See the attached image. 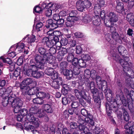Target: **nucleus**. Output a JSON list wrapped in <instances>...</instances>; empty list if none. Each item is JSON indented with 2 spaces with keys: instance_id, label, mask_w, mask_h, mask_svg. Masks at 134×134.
<instances>
[{
  "instance_id": "1",
  "label": "nucleus",
  "mask_w": 134,
  "mask_h": 134,
  "mask_svg": "<svg viewBox=\"0 0 134 134\" xmlns=\"http://www.w3.org/2000/svg\"><path fill=\"white\" fill-rule=\"evenodd\" d=\"M119 94L116 96L115 99L112 98V92L111 91H110L109 93L106 94V97L108 102L105 103V106L107 115L111 116L112 111L117 115H118L119 105L122 104L124 106L128 107V102H127V99L125 98L123 94L121 89H119Z\"/></svg>"
},
{
  "instance_id": "2",
  "label": "nucleus",
  "mask_w": 134,
  "mask_h": 134,
  "mask_svg": "<svg viewBox=\"0 0 134 134\" xmlns=\"http://www.w3.org/2000/svg\"><path fill=\"white\" fill-rule=\"evenodd\" d=\"M90 91L93 96L94 102L97 105V107L100 108L101 105V99L104 98L102 91H99L96 88Z\"/></svg>"
},
{
  "instance_id": "3",
  "label": "nucleus",
  "mask_w": 134,
  "mask_h": 134,
  "mask_svg": "<svg viewBox=\"0 0 134 134\" xmlns=\"http://www.w3.org/2000/svg\"><path fill=\"white\" fill-rule=\"evenodd\" d=\"M64 22V19L60 17L57 21H53V19H49L47 20L48 24L45 26L47 29L49 28L50 30H53L62 26L63 25Z\"/></svg>"
},
{
  "instance_id": "4",
  "label": "nucleus",
  "mask_w": 134,
  "mask_h": 134,
  "mask_svg": "<svg viewBox=\"0 0 134 134\" xmlns=\"http://www.w3.org/2000/svg\"><path fill=\"white\" fill-rule=\"evenodd\" d=\"M47 58L43 56H42L38 54H36L34 56L35 61L36 63V65L38 66V69L43 70L44 69V64L46 63Z\"/></svg>"
},
{
  "instance_id": "5",
  "label": "nucleus",
  "mask_w": 134,
  "mask_h": 134,
  "mask_svg": "<svg viewBox=\"0 0 134 134\" xmlns=\"http://www.w3.org/2000/svg\"><path fill=\"white\" fill-rule=\"evenodd\" d=\"M85 87H83L82 85L81 86L82 90H86L87 91H88L90 90L94 89L96 88V83L93 81H90L88 79H86L85 82Z\"/></svg>"
},
{
  "instance_id": "6",
  "label": "nucleus",
  "mask_w": 134,
  "mask_h": 134,
  "mask_svg": "<svg viewBox=\"0 0 134 134\" xmlns=\"http://www.w3.org/2000/svg\"><path fill=\"white\" fill-rule=\"evenodd\" d=\"M127 60H124L121 59L119 60V63L123 67V71L125 72H133V75H134V73L132 70L131 68L129 66V64L127 62L128 61L129 59H127Z\"/></svg>"
},
{
  "instance_id": "7",
  "label": "nucleus",
  "mask_w": 134,
  "mask_h": 134,
  "mask_svg": "<svg viewBox=\"0 0 134 134\" xmlns=\"http://www.w3.org/2000/svg\"><path fill=\"white\" fill-rule=\"evenodd\" d=\"M54 41L53 42L51 40L50 37H44L41 41L42 44L44 45L46 44V46L48 48L52 47L56 45V44L54 43Z\"/></svg>"
},
{
  "instance_id": "8",
  "label": "nucleus",
  "mask_w": 134,
  "mask_h": 134,
  "mask_svg": "<svg viewBox=\"0 0 134 134\" xmlns=\"http://www.w3.org/2000/svg\"><path fill=\"white\" fill-rule=\"evenodd\" d=\"M27 120L28 121L30 122L34 125L35 128L37 130V128L39 126L40 121L39 119L37 118L34 117V116H30L28 115L26 117Z\"/></svg>"
},
{
  "instance_id": "9",
  "label": "nucleus",
  "mask_w": 134,
  "mask_h": 134,
  "mask_svg": "<svg viewBox=\"0 0 134 134\" xmlns=\"http://www.w3.org/2000/svg\"><path fill=\"white\" fill-rule=\"evenodd\" d=\"M99 89L101 90L102 91H104V92L106 94L109 93L110 91H111L110 90H108L107 88V81L104 80H103L100 82L99 83L98 86H97Z\"/></svg>"
},
{
  "instance_id": "10",
  "label": "nucleus",
  "mask_w": 134,
  "mask_h": 134,
  "mask_svg": "<svg viewBox=\"0 0 134 134\" xmlns=\"http://www.w3.org/2000/svg\"><path fill=\"white\" fill-rule=\"evenodd\" d=\"M124 128L126 129L127 134H133L134 132V123L131 121L129 122L124 126Z\"/></svg>"
},
{
  "instance_id": "11",
  "label": "nucleus",
  "mask_w": 134,
  "mask_h": 134,
  "mask_svg": "<svg viewBox=\"0 0 134 134\" xmlns=\"http://www.w3.org/2000/svg\"><path fill=\"white\" fill-rule=\"evenodd\" d=\"M31 68V67L29 66L27 64H24L22 72L23 74L25 76H32L34 70H33Z\"/></svg>"
},
{
  "instance_id": "12",
  "label": "nucleus",
  "mask_w": 134,
  "mask_h": 134,
  "mask_svg": "<svg viewBox=\"0 0 134 134\" xmlns=\"http://www.w3.org/2000/svg\"><path fill=\"white\" fill-rule=\"evenodd\" d=\"M31 122L29 121L25 122L24 125L25 127L24 129L27 131H31L33 133H39V132L37 130L35 129V127L31 125Z\"/></svg>"
},
{
  "instance_id": "13",
  "label": "nucleus",
  "mask_w": 134,
  "mask_h": 134,
  "mask_svg": "<svg viewBox=\"0 0 134 134\" xmlns=\"http://www.w3.org/2000/svg\"><path fill=\"white\" fill-rule=\"evenodd\" d=\"M39 91L40 88L38 87H31V88H30L28 95H27V97L29 96V97L28 98L27 97V99L30 100L31 99V95H36V96L37 94L38 93Z\"/></svg>"
},
{
  "instance_id": "14",
  "label": "nucleus",
  "mask_w": 134,
  "mask_h": 134,
  "mask_svg": "<svg viewBox=\"0 0 134 134\" xmlns=\"http://www.w3.org/2000/svg\"><path fill=\"white\" fill-rule=\"evenodd\" d=\"M27 110L25 108L21 109L20 110V114H19L17 117V120L19 121H22L23 117L26 115L27 116L29 114L28 113Z\"/></svg>"
},
{
  "instance_id": "15",
  "label": "nucleus",
  "mask_w": 134,
  "mask_h": 134,
  "mask_svg": "<svg viewBox=\"0 0 134 134\" xmlns=\"http://www.w3.org/2000/svg\"><path fill=\"white\" fill-rule=\"evenodd\" d=\"M25 46V44L24 43H18L12 46L9 50H10L12 48H14L16 50L19 52V53H20L23 51Z\"/></svg>"
},
{
  "instance_id": "16",
  "label": "nucleus",
  "mask_w": 134,
  "mask_h": 134,
  "mask_svg": "<svg viewBox=\"0 0 134 134\" xmlns=\"http://www.w3.org/2000/svg\"><path fill=\"white\" fill-rule=\"evenodd\" d=\"M118 50L120 55H122L124 59L127 60L129 57L126 56L128 53L125 48L121 45L119 46L118 47Z\"/></svg>"
},
{
  "instance_id": "17",
  "label": "nucleus",
  "mask_w": 134,
  "mask_h": 134,
  "mask_svg": "<svg viewBox=\"0 0 134 134\" xmlns=\"http://www.w3.org/2000/svg\"><path fill=\"white\" fill-rule=\"evenodd\" d=\"M20 88L23 93L26 94H27L26 95V97H27L30 88L29 86L21 82L20 85Z\"/></svg>"
},
{
  "instance_id": "18",
  "label": "nucleus",
  "mask_w": 134,
  "mask_h": 134,
  "mask_svg": "<svg viewBox=\"0 0 134 134\" xmlns=\"http://www.w3.org/2000/svg\"><path fill=\"white\" fill-rule=\"evenodd\" d=\"M80 87L81 88L82 87ZM81 90L79 91L77 89H74L73 90L72 92L74 94L76 97L78 99L80 98H83L84 97V94H85V92L83 90Z\"/></svg>"
},
{
  "instance_id": "19",
  "label": "nucleus",
  "mask_w": 134,
  "mask_h": 134,
  "mask_svg": "<svg viewBox=\"0 0 134 134\" xmlns=\"http://www.w3.org/2000/svg\"><path fill=\"white\" fill-rule=\"evenodd\" d=\"M60 73L66 77V78L68 80L71 79L73 77V72L71 69L65 70V71L60 72Z\"/></svg>"
},
{
  "instance_id": "20",
  "label": "nucleus",
  "mask_w": 134,
  "mask_h": 134,
  "mask_svg": "<svg viewBox=\"0 0 134 134\" xmlns=\"http://www.w3.org/2000/svg\"><path fill=\"white\" fill-rule=\"evenodd\" d=\"M43 110L48 114H51L53 113V110L52 106L48 104H44L42 106Z\"/></svg>"
},
{
  "instance_id": "21",
  "label": "nucleus",
  "mask_w": 134,
  "mask_h": 134,
  "mask_svg": "<svg viewBox=\"0 0 134 134\" xmlns=\"http://www.w3.org/2000/svg\"><path fill=\"white\" fill-rule=\"evenodd\" d=\"M85 118V121L86 123H89L91 126H93L94 125V119L93 116L89 112Z\"/></svg>"
},
{
  "instance_id": "22",
  "label": "nucleus",
  "mask_w": 134,
  "mask_h": 134,
  "mask_svg": "<svg viewBox=\"0 0 134 134\" xmlns=\"http://www.w3.org/2000/svg\"><path fill=\"white\" fill-rule=\"evenodd\" d=\"M107 16L108 19L113 22H117L118 20V16L114 12H110Z\"/></svg>"
},
{
  "instance_id": "23",
  "label": "nucleus",
  "mask_w": 134,
  "mask_h": 134,
  "mask_svg": "<svg viewBox=\"0 0 134 134\" xmlns=\"http://www.w3.org/2000/svg\"><path fill=\"white\" fill-rule=\"evenodd\" d=\"M117 3L116 7V10L118 13H121L125 11L124 4L122 2H119Z\"/></svg>"
},
{
  "instance_id": "24",
  "label": "nucleus",
  "mask_w": 134,
  "mask_h": 134,
  "mask_svg": "<svg viewBox=\"0 0 134 134\" xmlns=\"http://www.w3.org/2000/svg\"><path fill=\"white\" fill-rule=\"evenodd\" d=\"M4 98H7L8 101L9 102V104L11 105L13 107L16 98L15 94H12L11 95L6 96H5Z\"/></svg>"
},
{
  "instance_id": "25",
  "label": "nucleus",
  "mask_w": 134,
  "mask_h": 134,
  "mask_svg": "<svg viewBox=\"0 0 134 134\" xmlns=\"http://www.w3.org/2000/svg\"><path fill=\"white\" fill-rule=\"evenodd\" d=\"M38 51L41 55H43L44 57L47 58L48 55V49L45 48L44 47H39L38 49Z\"/></svg>"
},
{
  "instance_id": "26",
  "label": "nucleus",
  "mask_w": 134,
  "mask_h": 134,
  "mask_svg": "<svg viewBox=\"0 0 134 134\" xmlns=\"http://www.w3.org/2000/svg\"><path fill=\"white\" fill-rule=\"evenodd\" d=\"M36 97L43 99L45 98L47 99H49L50 98V95L49 93H48L47 94L45 92L40 91L37 94Z\"/></svg>"
},
{
  "instance_id": "27",
  "label": "nucleus",
  "mask_w": 134,
  "mask_h": 134,
  "mask_svg": "<svg viewBox=\"0 0 134 134\" xmlns=\"http://www.w3.org/2000/svg\"><path fill=\"white\" fill-rule=\"evenodd\" d=\"M44 74L43 72L38 71L36 70L34 71L32 76L35 78L38 79L42 77Z\"/></svg>"
},
{
  "instance_id": "28",
  "label": "nucleus",
  "mask_w": 134,
  "mask_h": 134,
  "mask_svg": "<svg viewBox=\"0 0 134 134\" xmlns=\"http://www.w3.org/2000/svg\"><path fill=\"white\" fill-rule=\"evenodd\" d=\"M75 21L74 19L71 18L70 17H68L65 22L66 26L68 27H71L74 25Z\"/></svg>"
},
{
  "instance_id": "29",
  "label": "nucleus",
  "mask_w": 134,
  "mask_h": 134,
  "mask_svg": "<svg viewBox=\"0 0 134 134\" xmlns=\"http://www.w3.org/2000/svg\"><path fill=\"white\" fill-rule=\"evenodd\" d=\"M111 37L115 42H118L120 43H122L121 38L118 33L116 32L113 33L112 34Z\"/></svg>"
},
{
  "instance_id": "30",
  "label": "nucleus",
  "mask_w": 134,
  "mask_h": 134,
  "mask_svg": "<svg viewBox=\"0 0 134 134\" xmlns=\"http://www.w3.org/2000/svg\"><path fill=\"white\" fill-rule=\"evenodd\" d=\"M21 72V69L20 68L18 67L15 69L14 73L12 74V75L10 74L9 76L11 79H13L15 77L16 78L20 75Z\"/></svg>"
},
{
  "instance_id": "31",
  "label": "nucleus",
  "mask_w": 134,
  "mask_h": 134,
  "mask_svg": "<svg viewBox=\"0 0 134 134\" xmlns=\"http://www.w3.org/2000/svg\"><path fill=\"white\" fill-rule=\"evenodd\" d=\"M38 109L37 107L34 106L30 108L29 110V113L28 114L27 116L28 115L30 116H34L33 114H37L38 112Z\"/></svg>"
},
{
  "instance_id": "32",
  "label": "nucleus",
  "mask_w": 134,
  "mask_h": 134,
  "mask_svg": "<svg viewBox=\"0 0 134 134\" xmlns=\"http://www.w3.org/2000/svg\"><path fill=\"white\" fill-rule=\"evenodd\" d=\"M82 21L85 24H87L90 22L92 20L91 17L87 14H85L82 16Z\"/></svg>"
},
{
  "instance_id": "33",
  "label": "nucleus",
  "mask_w": 134,
  "mask_h": 134,
  "mask_svg": "<svg viewBox=\"0 0 134 134\" xmlns=\"http://www.w3.org/2000/svg\"><path fill=\"white\" fill-rule=\"evenodd\" d=\"M76 5L77 9L79 11L83 12L85 9L82 1L80 3V1H77L76 3Z\"/></svg>"
},
{
  "instance_id": "34",
  "label": "nucleus",
  "mask_w": 134,
  "mask_h": 134,
  "mask_svg": "<svg viewBox=\"0 0 134 134\" xmlns=\"http://www.w3.org/2000/svg\"><path fill=\"white\" fill-rule=\"evenodd\" d=\"M92 20L93 24L96 26H99L100 24L101 21L100 17L98 16L92 18Z\"/></svg>"
},
{
  "instance_id": "35",
  "label": "nucleus",
  "mask_w": 134,
  "mask_h": 134,
  "mask_svg": "<svg viewBox=\"0 0 134 134\" xmlns=\"http://www.w3.org/2000/svg\"><path fill=\"white\" fill-rule=\"evenodd\" d=\"M68 63L65 61H63L61 62L60 65V73L63 71L67 69V67L68 66Z\"/></svg>"
},
{
  "instance_id": "36",
  "label": "nucleus",
  "mask_w": 134,
  "mask_h": 134,
  "mask_svg": "<svg viewBox=\"0 0 134 134\" xmlns=\"http://www.w3.org/2000/svg\"><path fill=\"white\" fill-rule=\"evenodd\" d=\"M73 67V77H75V76L79 75L80 73V69L79 66H72Z\"/></svg>"
},
{
  "instance_id": "37",
  "label": "nucleus",
  "mask_w": 134,
  "mask_h": 134,
  "mask_svg": "<svg viewBox=\"0 0 134 134\" xmlns=\"http://www.w3.org/2000/svg\"><path fill=\"white\" fill-rule=\"evenodd\" d=\"M77 14V12L75 10H72L69 13V16L68 17H70L71 18L74 19L75 21L78 20V18L76 17Z\"/></svg>"
},
{
  "instance_id": "38",
  "label": "nucleus",
  "mask_w": 134,
  "mask_h": 134,
  "mask_svg": "<svg viewBox=\"0 0 134 134\" xmlns=\"http://www.w3.org/2000/svg\"><path fill=\"white\" fill-rule=\"evenodd\" d=\"M25 64H27L29 66L31 67V68L33 70H37V68H38V66L36 65L35 62H34L33 60H30L29 64L26 63Z\"/></svg>"
},
{
  "instance_id": "39",
  "label": "nucleus",
  "mask_w": 134,
  "mask_h": 134,
  "mask_svg": "<svg viewBox=\"0 0 134 134\" xmlns=\"http://www.w3.org/2000/svg\"><path fill=\"white\" fill-rule=\"evenodd\" d=\"M23 102L19 98H16L13 107L17 106L19 107H21L23 104Z\"/></svg>"
},
{
  "instance_id": "40",
  "label": "nucleus",
  "mask_w": 134,
  "mask_h": 134,
  "mask_svg": "<svg viewBox=\"0 0 134 134\" xmlns=\"http://www.w3.org/2000/svg\"><path fill=\"white\" fill-rule=\"evenodd\" d=\"M47 34H51V36L53 35L57 37H58L59 40L62 38L61 33L58 31L53 32L51 33H50V31H48Z\"/></svg>"
},
{
  "instance_id": "41",
  "label": "nucleus",
  "mask_w": 134,
  "mask_h": 134,
  "mask_svg": "<svg viewBox=\"0 0 134 134\" xmlns=\"http://www.w3.org/2000/svg\"><path fill=\"white\" fill-rule=\"evenodd\" d=\"M47 60L46 61V62H47L50 64L51 67H53V68H56L58 66V64L57 63H54L52 59L49 60V58L48 56H47Z\"/></svg>"
},
{
  "instance_id": "42",
  "label": "nucleus",
  "mask_w": 134,
  "mask_h": 134,
  "mask_svg": "<svg viewBox=\"0 0 134 134\" xmlns=\"http://www.w3.org/2000/svg\"><path fill=\"white\" fill-rule=\"evenodd\" d=\"M13 87L10 86L8 87L6 89H5V93L6 95L5 96H8L11 95L12 94H14L13 93Z\"/></svg>"
},
{
  "instance_id": "43",
  "label": "nucleus",
  "mask_w": 134,
  "mask_h": 134,
  "mask_svg": "<svg viewBox=\"0 0 134 134\" xmlns=\"http://www.w3.org/2000/svg\"><path fill=\"white\" fill-rule=\"evenodd\" d=\"M21 82L28 86L32 84H33L34 83V82L32 79L29 78L25 79L23 81Z\"/></svg>"
},
{
  "instance_id": "44",
  "label": "nucleus",
  "mask_w": 134,
  "mask_h": 134,
  "mask_svg": "<svg viewBox=\"0 0 134 134\" xmlns=\"http://www.w3.org/2000/svg\"><path fill=\"white\" fill-rule=\"evenodd\" d=\"M56 68H53V67H49L45 71V74L49 76L52 75L53 72L54 71V69Z\"/></svg>"
},
{
  "instance_id": "45",
  "label": "nucleus",
  "mask_w": 134,
  "mask_h": 134,
  "mask_svg": "<svg viewBox=\"0 0 134 134\" xmlns=\"http://www.w3.org/2000/svg\"><path fill=\"white\" fill-rule=\"evenodd\" d=\"M123 109V115L124 119L126 122L129 121L130 119V117L128 113L125 109H123V108H121Z\"/></svg>"
},
{
  "instance_id": "46",
  "label": "nucleus",
  "mask_w": 134,
  "mask_h": 134,
  "mask_svg": "<svg viewBox=\"0 0 134 134\" xmlns=\"http://www.w3.org/2000/svg\"><path fill=\"white\" fill-rule=\"evenodd\" d=\"M33 101L34 103L41 105L44 103V100L42 98L37 97L33 99Z\"/></svg>"
},
{
  "instance_id": "47",
  "label": "nucleus",
  "mask_w": 134,
  "mask_h": 134,
  "mask_svg": "<svg viewBox=\"0 0 134 134\" xmlns=\"http://www.w3.org/2000/svg\"><path fill=\"white\" fill-rule=\"evenodd\" d=\"M70 106L71 108L78 111V108L80 106V103L79 102L74 101L71 102L70 104Z\"/></svg>"
},
{
  "instance_id": "48",
  "label": "nucleus",
  "mask_w": 134,
  "mask_h": 134,
  "mask_svg": "<svg viewBox=\"0 0 134 134\" xmlns=\"http://www.w3.org/2000/svg\"><path fill=\"white\" fill-rule=\"evenodd\" d=\"M0 58L2 59L3 62L4 63L8 64L9 65L12 64L13 63L12 60L9 58H4L3 56H1Z\"/></svg>"
},
{
  "instance_id": "49",
  "label": "nucleus",
  "mask_w": 134,
  "mask_h": 134,
  "mask_svg": "<svg viewBox=\"0 0 134 134\" xmlns=\"http://www.w3.org/2000/svg\"><path fill=\"white\" fill-rule=\"evenodd\" d=\"M50 48L48 49V55L51 56H53V55L55 54L56 52V49L55 47H49Z\"/></svg>"
},
{
  "instance_id": "50",
  "label": "nucleus",
  "mask_w": 134,
  "mask_h": 134,
  "mask_svg": "<svg viewBox=\"0 0 134 134\" xmlns=\"http://www.w3.org/2000/svg\"><path fill=\"white\" fill-rule=\"evenodd\" d=\"M36 40L35 36L34 35H32L30 36V37H28L26 39V41L28 43L31 44L35 42Z\"/></svg>"
},
{
  "instance_id": "51",
  "label": "nucleus",
  "mask_w": 134,
  "mask_h": 134,
  "mask_svg": "<svg viewBox=\"0 0 134 134\" xmlns=\"http://www.w3.org/2000/svg\"><path fill=\"white\" fill-rule=\"evenodd\" d=\"M83 6L85 7V8H88L91 5V3L88 0H84L82 1Z\"/></svg>"
},
{
  "instance_id": "52",
  "label": "nucleus",
  "mask_w": 134,
  "mask_h": 134,
  "mask_svg": "<svg viewBox=\"0 0 134 134\" xmlns=\"http://www.w3.org/2000/svg\"><path fill=\"white\" fill-rule=\"evenodd\" d=\"M69 114L70 115H72L74 113L76 115L79 114V112L77 110H75L72 108H69L68 110Z\"/></svg>"
},
{
  "instance_id": "53",
  "label": "nucleus",
  "mask_w": 134,
  "mask_h": 134,
  "mask_svg": "<svg viewBox=\"0 0 134 134\" xmlns=\"http://www.w3.org/2000/svg\"><path fill=\"white\" fill-rule=\"evenodd\" d=\"M126 19L129 22L131 20H134V13H128L126 16Z\"/></svg>"
},
{
  "instance_id": "54",
  "label": "nucleus",
  "mask_w": 134,
  "mask_h": 134,
  "mask_svg": "<svg viewBox=\"0 0 134 134\" xmlns=\"http://www.w3.org/2000/svg\"><path fill=\"white\" fill-rule=\"evenodd\" d=\"M85 60L82 59L81 58V59H79L78 62V65L79 67L82 68L85 67L86 66V64Z\"/></svg>"
},
{
  "instance_id": "55",
  "label": "nucleus",
  "mask_w": 134,
  "mask_h": 134,
  "mask_svg": "<svg viewBox=\"0 0 134 134\" xmlns=\"http://www.w3.org/2000/svg\"><path fill=\"white\" fill-rule=\"evenodd\" d=\"M43 24L41 22H39L37 23L35 27V31L37 32H38L41 31L42 29V27Z\"/></svg>"
},
{
  "instance_id": "56",
  "label": "nucleus",
  "mask_w": 134,
  "mask_h": 134,
  "mask_svg": "<svg viewBox=\"0 0 134 134\" xmlns=\"http://www.w3.org/2000/svg\"><path fill=\"white\" fill-rule=\"evenodd\" d=\"M60 44L62 46H66L69 43L68 40H67L66 38L64 37L60 38Z\"/></svg>"
},
{
  "instance_id": "57",
  "label": "nucleus",
  "mask_w": 134,
  "mask_h": 134,
  "mask_svg": "<svg viewBox=\"0 0 134 134\" xmlns=\"http://www.w3.org/2000/svg\"><path fill=\"white\" fill-rule=\"evenodd\" d=\"M79 59L77 57H75L73 58V60L71 62L72 65V66H79L78 62Z\"/></svg>"
},
{
  "instance_id": "58",
  "label": "nucleus",
  "mask_w": 134,
  "mask_h": 134,
  "mask_svg": "<svg viewBox=\"0 0 134 134\" xmlns=\"http://www.w3.org/2000/svg\"><path fill=\"white\" fill-rule=\"evenodd\" d=\"M42 9L41 7L39 5L35 6L34 8L33 12L37 13H41L42 12Z\"/></svg>"
},
{
  "instance_id": "59",
  "label": "nucleus",
  "mask_w": 134,
  "mask_h": 134,
  "mask_svg": "<svg viewBox=\"0 0 134 134\" xmlns=\"http://www.w3.org/2000/svg\"><path fill=\"white\" fill-rule=\"evenodd\" d=\"M67 52L68 51L67 49L63 48H62V49H60L58 52L59 55L63 56L66 54L67 53Z\"/></svg>"
},
{
  "instance_id": "60",
  "label": "nucleus",
  "mask_w": 134,
  "mask_h": 134,
  "mask_svg": "<svg viewBox=\"0 0 134 134\" xmlns=\"http://www.w3.org/2000/svg\"><path fill=\"white\" fill-rule=\"evenodd\" d=\"M76 53L77 54H80L82 53L83 51V49L80 46H76L75 48Z\"/></svg>"
},
{
  "instance_id": "61",
  "label": "nucleus",
  "mask_w": 134,
  "mask_h": 134,
  "mask_svg": "<svg viewBox=\"0 0 134 134\" xmlns=\"http://www.w3.org/2000/svg\"><path fill=\"white\" fill-rule=\"evenodd\" d=\"M49 35V37H50L51 38V40L53 42L54 41V43L56 44L57 43L59 42V39L58 37L55 36H53V35L51 36V34Z\"/></svg>"
},
{
  "instance_id": "62",
  "label": "nucleus",
  "mask_w": 134,
  "mask_h": 134,
  "mask_svg": "<svg viewBox=\"0 0 134 134\" xmlns=\"http://www.w3.org/2000/svg\"><path fill=\"white\" fill-rule=\"evenodd\" d=\"M91 71L89 69H86L84 71L85 77L87 79H88L90 77Z\"/></svg>"
},
{
  "instance_id": "63",
  "label": "nucleus",
  "mask_w": 134,
  "mask_h": 134,
  "mask_svg": "<svg viewBox=\"0 0 134 134\" xmlns=\"http://www.w3.org/2000/svg\"><path fill=\"white\" fill-rule=\"evenodd\" d=\"M74 57V55L72 53H68L66 56V58L68 62L71 63V62L73 60V58Z\"/></svg>"
},
{
  "instance_id": "64",
  "label": "nucleus",
  "mask_w": 134,
  "mask_h": 134,
  "mask_svg": "<svg viewBox=\"0 0 134 134\" xmlns=\"http://www.w3.org/2000/svg\"><path fill=\"white\" fill-rule=\"evenodd\" d=\"M23 59L24 57L23 56H21L16 61V64L18 66L21 65L23 63Z\"/></svg>"
}]
</instances>
